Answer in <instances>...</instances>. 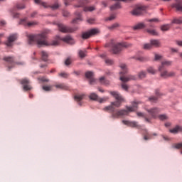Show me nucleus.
I'll return each mask as SVG.
<instances>
[{
  "instance_id": "680f3d73",
  "label": "nucleus",
  "mask_w": 182,
  "mask_h": 182,
  "mask_svg": "<svg viewBox=\"0 0 182 182\" xmlns=\"http://www.w3.org/2000/svg\"><path fill=\"white\" fill-rule=\"evenodd\" d=\"M63 16L68 17V16H69V13L67 11H64L63 12Z\"/></svg>"
},
{
  "instance_id": "bf43d9fd",
  "label": "nucleus",
  "mask_w": 182,
  "mask_h": 182,
  "mask_svg": "<svg viewBox=\"0 0 182 182\" xmlns=\"http://www.w3.org/2000/svg\"><path fill=\"white\" fill-rule=\"evenodd\" d=\"M159 20L157 18H152L146 20V22H157Z\"/></svg>"
},
{
  "instance_id": "cd10ccee",
  "label": "nucleus",
  "mask_w": 182,
  "mask_h": 182,
  "mask_svg": "<svg viewBox=\"0 0 182 182\" xmlns=\"http://www.w3.org/2000/svg\"><path fill=\"white\" fill-rule=\"evenodd\" d=\"M100 82L102 83V85H105V86H109V85H110V82L107 80H105V77H101L100 78Z\"/></svg>"
},
{
  "instance_id": "5fc2aeb1",
  "label": "nucleus",
  "mask_w": 182,
  "mask_h": 182,
  "mask_svg": "<svg viewBox=\"0 0 182 182\" xmlns=\"http://www.w3.org/2000/svg\"><path fill=\"white\" fill-rule=\"evenodd\" d=\"M149 100H150V102H152L153 103H156V102L157 100V97H149Z\"/></svg>"
},
{
  "instance_id": "49530a36",
  "label": "nucleus",
  "mask_w": 182,
  "mask_h": 182,
  "mask_svg": "<svg viewBox=\"0 0 182 182\" xmlns=\"http://www.w3.org/2000/svg\"><path fill=\"white\" fill-rule=\"evenodd\" d=\"M43 90H45V92H50L52 90V86H43Z\"/></svg>"
},
{
  "instance_id": "7c9ffc66",
  "label": "nucleus",
  "mask_w": 182,
  "mask_h": 182,
  "mask_svg": "<svg viewBox=\"0 0 182 182\" xmlns=\"http://www.w3.org/2000/svg\"><path fill=\"white\" fill-rule=\"evenodd\" d=\"M86 53H87V50H80L78 52V55L81 59H83V58H86Z\"/></svg>"
},
{
  "instance_id": "aec40b11",
  "label": "nucleus",
  "mask_w": 182,
  "mask_h": 182,
  "mask_svg": "<svg viewBox=\"0 0 182 182\" xmlns=\"http://www.w3.org/2000/svg\"><path fill=\"white\" fill-rule=\"evenodd\" d=\"M75 18L73 20V23H79V22H82V14L80 12H75Z\"/></svg>"
},
{
  "instance_id": "774afa93",
  "label": "nucleus",
  "mask_w": 182,
  "mask_h": 182,
  "mask_svg": "<svg viewBox=\"0 0 182 182\" xmlns=\"http://www.w3.org/2000/svg\"><path fill=\"white\" fill-rule=\"evenodd\" d=\"M0 23H1V26H4V25H5L6 23H5V21H1Z\"/></svg>"
},
{
  "instance_id": "9b49d317",
  "label": "nucleus",
  "mask_w": 182,
  "mask_h": 182,
  "mask_svg": "<svg viewBox=\"0 0 182 182\" xmlns=\"http://www.w3.org/2000/svg\"><path fill=\"white\" fill-rule=\"evenodd\" d=\"M146 11V6L139 5L137 6L132 11V15H135V16H139V15H141L143 12Z\"/></svg>"
},
{
  "instance_id": "e433bc0d",
  "label": "nucleus",
  "mask_w": 182,
  "mask_h": 182,
  "mask_svg": "<svg viewBox=\"0 0 182 182\" xmlns=\"http://www.w3.org/2000/svg\"><path fill=\"white\" fill-rule=\"evenodd\" d=\"M137 116H139V117H144L145 121H146L147 123H150V119H149V118H147V117H146V115H145L144 113L138 112V113H137Z\"/></svg>"
},
{
  "instance_id": "c03bdc74",
  "label": "nucleus",
  "mask_w": 182,
  "mask_h": 182,
  "mask_svg": "<svg viewBox=\"0 0 182 182\" xmlns=\"http://www.w3.org/2000/svg\"><path fill=\"white\" fill-rule=\"evenodd\" d=\"M16 9H25V4H17L16 5Z\"/></svg>"
},
{
  "instance_id": "1a4fd4ad",
  "label": "nucleus",
  "mask_w": 182,
  "mask_h": 182,
  "mask_svg": "<svg viewBox=\"0 0 182 182\" xmlns=\"http://www.w3.org/2000/svg\"><path fill=\"white\" fill-rule=\"evenodd\" d=\"M159 71L161 72V77H164V79H167V77H174V76H176V73L174 71L168 72L165 68Z\"/></svg>"
},
{
  "instance_id": "2f4dec72",
  "label": "nucleus",
  "mask_w": 182,
  "mask_h": 182,
  "mask_svg": "<svg viewBox=\"0 0 182 182\" xmlns=\"http://www.w3.org/2000/svg\"><path fill=\"white\" fill-rule=\"evenodd\" d=\"M151 46H155V48H159L160 46V41L158 40H151Z\"/></svg>"
},
{
  "instance_id": "e2e57ef3",
  "label": "nucleus",
  "mask_w": 182,
  "mask_h": 182,
  "mask_svg": "<svg viewBox=\"0 0 182 182\" xmlns=\"http://www.w3.org/2000/svg\"><path fill=\"white\" fill-rule=\"evenodd\" d=\"M176 43L178 46H182V41H176Z\"/></svg>"
},
{
  "instance_id": "393cba45",
  "label": "nucleus",
  "mask_w": 182,
  "mask_h": 182,
  "mask_svg": "<svg viewBox=\"0 0 182 182\" xmlns=\"http://www.w3.org/2000/svg\"><path fill=\"white\" fill-rule=\"evenodd\" d=\"M109 31H114V29H117V28H120V24L119 23H115L112 26L107 27Z\"/></svg>"
},
{
  "instance_id": "603ef678",
  "label": "nucleus",
  "mask_w": 182,
  "mask_h": 182,
  "mask_svg": "<svg viewBox=\"0 0 182 182\" xmlns=\"http://www.w3.org/2000/svg\"><path fill=\"white\" fill-rule=\"evenodd\" d=\"M38 80H41V82H49V79H47L45 77H38Z\"/></svg>"
},
{
  "instance_id": "338daca9",
  "label": "nucleus",
  "mask_w": 182,
  "mask_h": 182,
  "mask_svg": "<svg viewBox=\"0 0 182 182\" xmlns=\"http://www.w3.org/2000/svg\"><path fill=\"white\" fill-rule=\"evenodd\" d=\"M64 4L65 5V6H68V5H69V0H64Z\"/></svg>"
},
{
  "instance_id": "2eb2a0df",
  "label": "nucleus",
  "mask_w": 182,
  "mask_h": 182,
  "mask_svg": "<svg viewBox=\"0 0 182 182\" xmlns=\"http://www.w3.org/2000/svg\"><path fill=\"white\" fill-rule=\"evenodd\" d=\"M20 82L21 85H23L24 90H31L32 89V87L29 85V83H31V82L29 81V80H28V78L22 79Z\"/></svg>"
},
{
  "instance_id": "f03ea898",
  "label": "nucleus",
  "mask_w": 182,
  "mask_h": 182,
  "mask_svg": "<svg viewBox=\"0 0 182 182\" xmlns=\"http://www.w3.org/2000/svg\"><path fill=\"white\" fill-rule=\"evenodd\" d=\"M109 46L112 48V52L114 55H119L123 48H132V44L127 43H116L114 41L112 40Z\"/></svg>"
},
{
  "instance_id": "ddd939ff",
  "label": "nucleus",
  "mask_w": 182,
  "mask_h": 182,
  "mask_svg": "<svg viewBox=\"0 0 182 182\" xmlns=\"http://www.w3.org/2000/svg\"><path fill=\"white\" fill-rule=\"evenodd\" d=\"M28 18H23L20 21L19 25H23V26H28V28H31V26H35V25H38V23L36 21H31L28 22Z\"/></svg>"
},
{
  "instance_id": "423d86ee",
  "label": "nucleus",
  "mask_w": 182,
  "mask_h": 182,
  "mask_svg": "<svg viewBox=\"0 0 182 182\" xmlns=\"http://www.w3.org/2000/svg\"><path fill=\"white\" fill-rule=\"evenodd\" d=\"M4 60H5L6 62H8V63H10V65H12V66H9V70H11V69H12V68H14V66H15V65H25L24 62H16L15 63V58L14 57H4Z\"/></svg>"
},
{
  "instance_id": "b1692460",
  "label": "nucleus",
  "mask_w": 182,
  "mask_h": 182,
  "mask_svg": "<svg viewBox=\"0 0 182 182\" xmlns=\"http://www.w3.org/2000/svg\"><path fill=\"white\" fill-rule=\"evenodd\" d=\"M48 58H49V54L46 51H41V59L44 62H46L48 60Z\"/></svg>"
},
{
  "instance_id": "5701e85b",
  "label": "nucleus",
  "mask_w": 182,
  "mask_h": 182,
  "mask_svg": "<svg viewBox=\"0 0 182 182\" xmlns=\"http://www.w3.org/2000/svg\"><path fill=\"white\" fill-rule=\"evenodd\" d=\"M87 2H89L88 0H80L79 2V4L75 5V8H82L83 6H85V5H86V4H87Z\"/></svg>"
},
{
  "instance_id": "a19ab883",
  "label": "nucleus",
  "mask_w": 182,
  "mask_h": 182,
  "mask_svg": "<svg viewBox=\"0 0 182 182\" xmlns=\"http://www.w3.org/2000/svg\"><path fill=\"white\" fill-rule=\"evenodd\" d=\"M172 23L180 25L182 23V18H174L172 21Z\"/></svg>"
},
{
  "instance_id": "69168bd1",
  "label": "nucleus",
  "mask_w": 182,
  "mask_h": 182,
  "mask_svg": "<svg viewBox=\"0 0 182 182\" xmlns=\"http://www.w3.org/2000/svg\"><path fill=\"white\" fill-rule=\"evenodd\" d=\"M155 93H156V96H160V90H156Z\"/></svg>"
},
{
  "instance_id": "bb28decb",
  "label": "nucleus",
  "mask_w": 182,
  "mask_h": 182,
  "mask_svg": "<svg viewBox=\"0 0 182 182\" xmlns=\"http://www.w3.org/2000/svg\"><path fill=\"white\" fill-rule=\"evenodd\" d=\"M144 28H146V24H144V23H139L134 26V31L137 29H143Z\"/></svg>"
},
{
  "instance_id": "79ce46f5",
  "label": "nucleus",
  "mask_w": 182,
  "mask_h": 182,
  "mask_svg": "<svg viewBox=\"0 0 182 182\" xmlns=\"http://www.w3.org/2000/svg\"><path fill=\"white\" fill-rule=\"evenodd\" d=\"M168 29H170V25L168 24L164 25L161 27V30L163 31L164 32L166 31H168Z\"/></svg>"
},
{
  "instance_id": "dca6fc26",
  "label": "nucleus",
  "mask_w": 182,
  "mask_h": 182,
  "mask_svg": "<svg viewBox=\"0 0 182 182\" xmlns=\"http://www.w3.org/2000/svg\"><path fill=\"white\" fill-rule=\"evenodd\" d=\"M173 65V62L170 60H164L161 62V65L159 67V70H161L162 69H165V68H168V66H171Z\"/></svg>"
},
{
  "instance_id": "0eeeda50",
  "label": "nucleus",
  "mask_w": 182,
  "mask_h": 182,
  "mask_svg": "<svg viewBox=\"0 0 182 182\" xmlns=\"http://www.w3.org/2000/svg\"><path fill=\"white\" fill-rule=\"evenodd\" d=\"M100 33V30L98 28H92L87 32L83 33L82 35V39H89L90 36H93L95 35H97V33Z\"/></svg>"
},
{
  "instance_id": "c756f323",
  "label": "nucleus",
  "mask_w": 182,
  "mask_h": 182,
  "mask_svg": "<svg viewBox=\"0 0 182 182\" xmlns=\"http://www.w3.org/2000/svg\"><path fill=\"white\" fill-rule=\"evenodd\" d=\"M153 136H157V133H153V134L147 133L146 135H144V139L145 140H150L153 139Z\"/></svg>"
},
{
  "instance_id": "4be33fe9",
  "label": "nucleus",
  "mask_w": 182,
  "mask_h": 182,
  "mask_svg": "<svg viewBox=\"0 0 182 182\" xmlns=\"http://www.w3.org/2000/svg\"><path fill=\"white\" fill-rule=\"evenodd\" d=\"M120 2H122V1H118L114 4L110 6V11H116V9H122V4Z\"/></svg>"
},
{
  "instance_id": "6e6552de",
  "label": "nucleus",
  "mask_w": 182,
  "mask_h": 182,
  "mask_svg": "<svg viewBox=\"0 0 182 182\" xmlns=\"http://www.w3.org/2000/svg\"><path fill=\"white\" fill-rule=\"evenodd\" d=\"M35 4L37 5H42L43 8H51L52 9H58L60 5L58 3H55V4L50 6L48 3L42 1V0H34Z\"/></svg>"
},
{
  "instance_id": "f3484780",
  "label": "nucleus",
  "mask_w": 182,
  "mask_h": 182,
  "mask_svg": "<svg viewBox=\"0 0 182 182\" xmlns=\"http://www.w3.org/2000/svg\"><path fill=\"white\" fill-rule=\"evenodd\" d=\"M122 123H124V124H127V126H129L130 127H136L137 129H140V125H139L136 122L123 120Z\"/></svg>"
},
{
  "instance_id": "0e129e2a",
  "label": "nucleus",
  "mask_w": 182,
  "mask_h": 182,
  "mask_svg": "<svg viewBox=\"0 0 182 182\" xmlns=\"http://www.w3.org/2000/svg\"><path fill=\"white\" fill-rule=\"evenodd\" d=\"M162 137H163L164 140H165L166 141H168V140H170V138H168L164 135H162Z\"/></svg>"
},
{
  "instance_id": "7ed1b4c3",
  "label": "nucleus",
  "mask_w": 182,
  "mask_h": 182,
  "mask_svg": "<svg viewBox=\"0 0 182 182\" xmlns=\"http://www.w3.org/2000/svg\"><path fill=\"white\" fill-rule=\"evenodd\" d=\"M121 72L119 73V80L121 82H130V80H136V76L135 75H127L129 70H127V65L126 64H121Z\"/></svg>"
},
{
  "instance_id": "f8f14e48",
  "label": "nucleus",
  "mask_w": 182,
  "mask_h": 182,
  "mask_svg": "<svg viewBox=\"0 0 182 182\" xmlns=\"http://www.w3.org/2000/svg\"><path fill=\"white\" fill-rule=\"evenodd\" d=\"M57 26L60 32H63V33H68V32H75V30L65 26L63 23H58Z\"/></svg>"
},
{
  "instance_id": "37998d69",
  "label": "nucleus",
  "mask_w": 182,
  "mask_h": 182,
  "mask_svg": "<svg viewBox=\"0 0 182 182\" xmlns=\"http://www.w3.org/2000/svg\"><path fill=\"white\" fill-rule=\"evenodd\" d=\"M146 72H144V71H141V72L139 73L138 76H139V77L140 79H144V77H146Z\"/></svg>"
},
{
  "instance_id": "4d7b16f0",
  "label": "nucleus",
  "mask_w": 182,
  "mask_h": 182,
  "mask_svg": "<svg viewBox=\"0 0 182 182\" xmlns=\"http://www.w3.org/2000/svg\"><path fill=\"white\" fill-rule=\"evenodd\" d=\"M137 60H139L140 62H146V59L144 57H139L136 58Z\"/></svg>"
},
{
  "instance_id": "052dcab7",
  "label": "nucleus",
  "mask_w": 182,
  "mask_h": 182,
  "mask_svg": "<svg viewBox=\"0 0 182 182\" xmlns=\"http://www.w3.org/2000/svg\"><path fill=\"white\" fill-rule=\"evenodd\" d=\"M160 59H161V55L159 54H155V60H159Z\"/></svg>"
},
{
  "instance_id": "58836bf2",
  "label": "nucleus",
  "mask_w": 182,
  "mask_h": 182,
  "mask_svg": "<svg viewBox=\"0 0 182 182\" xmlns=\"http://www.w3.org/2000/svg\"><path fill=\"white\" fill-rule=\"evenodd\" d=\"M152 46H151V43H145L143 46V49H144L145 50H149V49H151Z\"/></svg>"
},
{
  "instance_id": "72a5a7b5",
  "label": "nucleus",
  "mask_w": 182,
  "mask_h": 182,
  "mask_svg": "<svg viewBox=\"0 0 182 182\" xmlns=\"http://www.w3.org/2000/svg\"><path fill=\"white\" fill-rule=\"evenodd\" d=\"M96 8L95 6H85L83 8L84 12H92V11H95Z\"/></svg>"
},
{
  "instance_id": "8fccbe9b",
  "label": "nucleus",
  "mask_w": 182,
  "mask_h": 182,
  "mask_svg": "<svg viewBox=\"0 0 182 182\" xmlns=\"http://www.w3.org/2000/svg\"><path fill=\"white\" fill-rule=\"evenodd\" d=\"M105 63L107 65H113V63H114V62L113 61V60L106 59L105 60Z\"/></svg>"
},
{
  "instance_id": "ea45409f",
  "label": "nucleus",
  "mask_w": 182,
  "mask_h": 182,
  "mask_svg": "<svg viewBox=\"0 0 182 182\" xmlns=\"http://www.w3.org/2000/svg\"><path fill=\"white\" fill-rule=\"evenodd\" d=\"M58 76H60V77H63L64 79H66L69 77V74H68L67 73H60L58 74Z\"/></svg>"
},
{
  "instance_id": "4c0bfd02",
  "label": "nucleus",
  "mask_w": 182,
  "mask_h": 182,
  "mask_svg": "<svg viewBox=\"0 0 182 182\" xmlns=\"http://www.w3.org/2000/svg\"><path fill=\"white\" fill-rule=\"evenodd\" d=\"M173 149H182V143L174 144L172 145ZM181 154H182V151H181Z\"/></svg>"
},
{
  "instance_id": "09e8293b",
  "label": "nucleus",
  "mask_w": 182,
  "mask_h": 182,
  "mask_svg": "<svg viewBox=\"0 0 182 182\" xmlns=\"http://www.w3.org/2000/svg\"><path fill=\"white\" fill-rule=\"evenodd\" d=\"M122 89L124 90H126V92H127V90H129V85H127L126 83L123 82L122 85H121Z\"/></svg>"
},
{
  "instance_id": "412c9836",
  "label": "nucleus",
  "mask_w": 182,
  "mask_h": 182,
  "mask_svg": "<svg viewBox=\"0 0 182 182\" xmlns=\"http://www.w3.org/2000/svg\"><path fill=\"white\" fill-rule=\"evenodd\" d=\"M103 110H105V112H109V113H112V115L113 114H115L114 112H116V109L114 108V107L113 106V105L111 104V105L109 106H107L105 107Z\"/></svg>"
},
{
  "instance_id": "c85d7f7f",
  "label": "nucleus",
  "mask_w": 182,
  "mask_h": 182,
  "mask_svg": "<svg viewBox=\"0 0 182 182\" xmlns=\"http://www.w3.org/2000/svg\"><path fill=\"white\" fill-rule=\"evenodd\" d=\"M146 32L149 33V35H152L153 36H157L159 35V33L155 29H146Z\"/></svg>"
},
{
  "instance_id": "f257e3e1",
  "label": "nucleus",
  "mask_w": 182,
  "mask_h": 182,
  "mask_svg": "<svg viewBox=\"0 0 182 182\" xmlns=\"http://www.w3.org/2000/svg\"><path fill=\"white\" fill-rule=\"evenodd\" d=\"M29 45H35L37 43L38 46H58L60 43V41L68 43L69 45L75 44V40L70 36H66L64 38H60L59 36H55L50 43L46 41V33H42L38 35H28L27 36Z\"/></svg>"
},
{
  "instance_id": "39448f33",
  "label": "nucleus",
  "mask_w": 182,
  "mask_h": 182,
  "mask_svg": "<svg viewBox=\"0 0 182 182\" xmlns=\"http://www.w3.org/2000/svg\"><path fill=\"white\" fill-rule=\"evenodd\" d=\"M110 95H112V96H113V97L117 100L116 102H111V105H112L114 107H120L122 102L124 101L123 97H122V95H120V94L117 91H111Z\"/></svg>"
},
{
  "instance_id": "de8ad7c7",
  "label": "nucleus",
  "mask_w": 182,
  "mask_h": 182,
  "mask_svg": "<svg viewBox=\"0 0 182 182\" xmlns=\"http://www.w3.org/2000/svg\"><path fill=\"white\" fill-rule=\"evenodd\" d=\"M159 119H160L161 120H167V119H168V117H167V115L166 114H161L159 116Z\"/></svg>"
},
{
  "instance_id": "473e14b6",
  "label": "nucleus",
  "mask_w": 182,
  "mask_h": 182,
  "mask_svg": "<svg viewBox=\"0 0 182 182\" xmlns=\"http://www.w3.org/2000/svg\"><path fill=\"white\" fill-rule=\"evenodd\" d=\"M84 97H85V94H82V95H75L74 99L75 100H76V102H80L81 100H83Z\"/></svg>"
},
{
  "instance_id": "13d9d810",
  "label": "nucleus",
  "mask_w": 182,
  "mask_h": 182,
  "mask_svg": "<svg viewBox=\"0 0 182 182\" xmlns=\"http://www.w3.org/2000/svg\"><path fill=\"white\" fill-rule=\"evenodd\" d=\"M71 62H70V59L68 58L65 61V65H66V66H69V65H70Z\"/></svg>"
},
{
  "instance_id": "c9c22d12",
  "label": "nucleus",
  "mask_w": 182,
  "mask_h": 182,
  "mask_svg": "<svg viewBox=\"0 0 182 182\" xmlns=\"http://www.w3.org/2000/svg\"><path fill=\"white\" fill-rule=\"evenodd\" d=\"M90 99L91 100H97L99 99V96H97V95H96V93H91L89 96Z\"/></svg>"
},
{
  "instance_id": "4468645a",
  "label": "nucleus",
  "mask_w": 182,
  "mask_h": 182,
  "mask_svg": "<svg viewBox=\"0 0 182 182\" xmlns=\"http://www.w3.org/2000/svg\"><path fill=\"white\" fill-rule=\"evenodd\" d=\"M16 39H18V34L15 33L9 36L7 41L6 42V46H12V43L15 42Z\"/></svg>"
},
{
  "instance_id": "20e7f679",
  "label": "nucleus",
  "mask_w": 182,
  "mask_h": 182,
  "mask_svg": "<svg viewBox=\"0 0 182 182\" xmlns=\"http://www.w3.org/2000/svg\"><path fill=\"white\" fill-rule=\"evenodd\" d=\"M137 105H139V103L136 102H133L132 107H127V110L121 109L117 112L115 114H112V117L114 119L119 117V116H126L129 114V112H136V110H137Z\"/></svg>"
},
{
  "instance_id": "f704fd0d",
  "label": "nucleus",
  "mask_w": 182,
  "mask_h": 182,
  "mask_svg": "<svg viewBox=\"0 0 182 182\" xmlns=\"http://www.w3.org/2000/svg\"><path fill=\"white\" fill-rule=\"evenodd\" d=\"M56 89H63V90H66L68 87L65 84H57L55 85Z\"/></svg>"
},
{
  "instance_id": "a211bd4d",
  "label": "nucleus",
  "mask_w": 182,
  "mask_h": 182,
  "mask_svg": "<svg viewBox=\"0 0 182 182\" xmlns=\"http://www.w3.org/2000/svg\"><path fill=\"white\" fill-rule=\"evenodd\" d=\"M172 8H176V11L182 12V0H176V3L171 5Z\"/></svg>"
},
{
  "instance_id": "6e6d98bb",
  "label": "nucleus",
  "mask_w": 182,
  "mask_h": 182,
  "mask_svg": "<svg viewBox=\"0 0 182 182\" xmlns=\"http://www.w3.org/2000/svg\"><path fill=\"white\" fill-rule=\"evenodd\" d=\"M12 12V16L13 18H19L20 16V14L18 13H15L14 11H11Z\"/></svg>"
},
{
  "instance_id": "a878e982",
  "label": "nucleus",
  "mask_w": 182,
  "mask_h": 182,
  "mask_svg": "<svg viewBox=\"0 0 182 182\" xmlns=\"http://www.w3.org/2000/svg\"><path fill=\"white\" fill-rule=\"evenodd\" d=\"M181 127L180 126H176L175 128L170 129L169 132L170 133H173V134H177L178 132H181Z\"/></svg>"
},
{
  "instance_id": "864d4df0",
  "label": "nucleus",
  "mask_w": 182,
  "mask_h": 182,
  "mask_svg": "<svg viewBox=\"0 0 182 182\" xmlns=\"http://www.w3.org/2000/svg\"><path fill=\"white\" fill-rule=\"evenodd\" d=\"M95 21L96 20L95 18H88L87 20V22H88V23H90V24L95 23Z\"/></svg>"
},
{
  "instance_id": "9d476101",
  "label": "nucleus",
  "mask_w": 182,
  "mask_h": 182,
  "mask_svg": "<svg viewBox=\"0 0 182 182\" xmlns=\"http://www.w3.org/2000/svg\"><path fill=\"white\" fill-rule=\"evenodd\" d=\"M146 112L149 113V116L151 117V119H156L157 117V115L159 113H160V109L157 107L154 108H145Z\"/></svg>"
},
{
  "instance_id": "3c124183",
  "label": "nucleus",
  "mask_w": 182,
  "mask_h": 182,
  "mask_svg": "<svg viewBox=\"0 0 182 182\" xmlns=\"http://www.w3.org/2000/svg\"><path fill=\"white\" fill-rule=\"evenodd\" d=\"M114 19H116V15L112 14L107 18V21H113Z\"/></svg>"
},
{
  "instance_id": "a18cd8bd",
  "label": "nucleus",
  "mask_w": 182,
  "mask_h": 182,
  "mask_svg": "<svg viewBox=\"0 0 182 182\" xmlns=\"http://www.w3.org/2000/svg\"><path fill=\"white\" fill-rule=\"evenodd\" d=\"M147 72L148 73H151V75H154V73H156V70L152 67L148 68Z\"/></svg>"
},
{
  "instance_id": "6ab92c4d",
  "label": "nucleus",
  "mask_w": 182,
  "mask_h": 182,
  "mask_svg": "<svg viewBox=\"0 0 182 182\" xmlns=\"http://www.w3.org/2000/svg\"><path fill=\"white\" fill-rule=\"evenodd\" d=\"M85 77L87 79H90V85H93L95 82H96V80L93 78V72L92 71H88L85 73Z\"/></svg>"
}]
</instances>
